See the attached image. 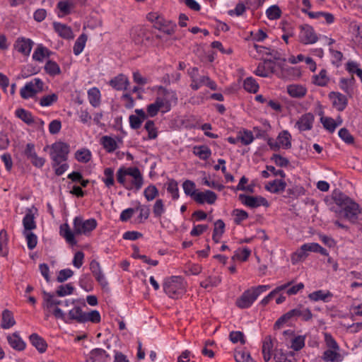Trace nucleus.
Returning a JSON list of instances; mask_svg holds the SVG:
<instances>
[{
	"mask_svg": "<svg viewBox=\"0 0 362 362\" xmlns=\"http://www.w3.org/2000/svg\"><path fill=\"white\" fill-rule=\"evenodd\" d=\"M117 180L128 190H139L144 185V177L136 167H120L117 171Z\"/></svg>",
	"mask_w": 362,
	"mask_h": 362,
	"instance_id": "nucleus-1",
	"label": "nucleus"
},
{
	"mask_svg": "<svg viewBox=\"0 0 362 362\" xmlns=\"http://www.w3.org/2000/svg\"><path fill=\"white\" fill-rule=\"evenodd\" d=\"M332 198L334 203L341 208L339 213H344L346 218L351 221L358 219V215L361 212L360 207L352 199L339 189L332 192Z\"/></svg>",
	"mask_w": 362,
	"mask_h": 362,
	"instance_id": "nucleus-2",
	"label": "nucleus"
},
{
	"mask_svg": "<svg viewBox=\"0 0 362 362\" xmlns=\"http://www.w3.org/2000/svg\"><path fill=\"white\" fill-rule=\"evenodd\" d=\"M44 151H49V154L52 162L58 165L60 160H67L70 151V146L65 142L57 141L51 145H47L44 148Z\"/></svg>",
	"mask_w": 362,
	"mask_h": 362,
	"instance_id": "nucleus-3",
	"label": "nucleus"
},
{
	"mask_svg": "<svg viewBox=\"0 0 362 362\" xmlns=\"http://www.w3.org/2000/svg\"><path fill=\"white\" fill-rule=\"evenodd\" d=\"M154 102L162 113H166L171 110L172 105L177 104V98L174 91L162 89L158 92Z\"/></svg>",
	"mask_w": 362,
	"mask_h": 362,
	"instance_id": "nucleus-4",
	"label": "nucleus"
},
{
	"mask_svg": "<svg viewBox=\"0 0 362 362\" xmlns=\"http://www.w3.org/2000/svg\"><path fill=\"white\" fill-rule=\"evenodd\" d=\"M165 293L172 298H178L185 291L184 281L181 277L173 276L163 284Z\"/></svg>",
	"mask_w": 362,
	"mask_h": 362,
	"instance_id": "nucleus-5",
	"label": "nucleus"
},
{
	"mask_svg": "<svg viewBox=\"0 0 362 362\" xmlns=\"http://www.w3.org/2000/svg\"><path fill=\"white\" fill-rule=\"evenodd\" d=\"M74 230L76 235H88L97 227V221L95 218L84 220L81 216H76L73 221Z\"/></svg>",
	"mask_w": 362,
	"mask_h": 362,
	"instance_id": "nucleus-6",
	"label": "nucleus"
},
{
	"mask_svg": "<svg viewBox=\"0 0 362 362\" xmlns=\"http://www.w3.org/2000/svg\"><path fill=\"white\" fill-rule=\"evenodd\" d=\"M83 311L78 306H74L69 311L68 316L59 308H56L53 311V315L57 319H60L66 323H69L71 320H76L82 323Z\"/></svg>",
	"mask_w": 362,
	"mask_h": 362,
	"instance_id": "nucleus-7",
	"label": "nucleus"
},
{
	"mask_svg": "<svg viewBox=\"0 0 362 362\" xmlns=\"http://www.w3.org/2000/svg\"><path fill=\"white\" fill-rule=\"evenodd\" d=\"M43 81L38 78H35L26 83L21 89L20 94L23 99H28L35 96L43 90Z\"/></svg>",
	"mask_w": 362,
	"mask_h": 362,
	"instance_id": "nucleus-8",
	"label": "nucleus"
},
{
	"mask_svg": "<svg viewBox=\"0 0 362 362\" xmlns=\"http://www.w3.org/2000/svg\"><path fill=\"white\" fill-rule=\"evenodd\" d=\"M238 199L245 206L254 209L260 206L265 207L269 206V202L266 198L262 196H250L245 194H240L238 196Z\"/></svg>",
	"mask_w": 362,
	"mask_h": 362,
	"instance_id": "nucleus-9",
	"label": "nucleus"
},
{
	"mask_svg": "<svg viewBox=\"0 0 362 362\" xmlns=\"http://www.w3.org/2000/svg\"><path fill=\"white\" fill-rule=\"evenodd\" d=\"M300 41L305 45L314 44L318 40L317 34L315 33L313 28L308 24L301 25L300 26Z\"/></svg>",
	"mask_w": 362,
	"mask_h": 362,
	"instance_id": "nucleus-10",
	"label": "nucleus"
},
{
	"mask_svg": "<svg viewBox=\"0 0 362 362\" xmlns=\"http://www.w3.org/2000/svg\"><path fill=\"white\" fill-rule=\"evenodd\" d=\"M257 298V294L254 293L253 290L250 288L243 292L240 297L236 300L235 304L241 309L248 308Z\"/></svg>",
	"mask_w": 362,
	"mask_h": 362,
	"instance_id": "nucleus-11",
	"label": "nucleus"
},
{
	"mask_svg": "<svg viewBox=\"0 0 362 362\" xmlns=\"http://www.w3.org/2000/svg\"><path fill=\"white\" fill-rule=\"evenodd\" d=\"M328 97L332 100V106L339 112L344 111L348 105L347 97L339 92L332 91Z\"/></svg>",
	"mask_w": 362,
	"mask_h": 362,
	"instance_id": "nucleus-12",
	"label": "nucleus"
},
{
	"mask_svg": "<svg viewBox=\"0 0 362 362\" xmlns=\"http://www.w3.org/2000/svg\"><path fill=\"white\" fill-rule=\"evenodd\" d=\"M33 42L28 38L23 37H18L13 45L14 49L25 56L30 54Z\"/></svg>",
	"mask_w": 362,
	"mask_h": 362,
	"instance_id": "nucleus-13",
	"label": "nucleus"
},
{
	"mask_svg": "<svg viewBox=\"0 0 362 362\" xmlns=\"http://www.w3.org/2000/svg\"><path fill=\"white\" fill-rule=\"evenodd\" d=\"M100 144L107 153H112L119 148V143H122L118 136H103L100 141Z\"/></svg>",
	"mask_w": 362,
	"mask_h": 362,
	"instance_id": "nucleus-14",
	"label": "nucleus"
},
{
	"mask_svg": "<svg viewBox=\"0 0 362 362\" xmlns=\"http://www.w3.org/2000/svg\"><path fill=\"white\" fill-rule=\"evenodd\" d=\"M37 211V209L34 206L26 209L25 215L23 218V231H31L36 228L35 214Z\"/></svg>",
	"mask_w": 362,
	"mask_h": 362,
	"instance_id": "nucleus-15",
	"label": "nucleus"
},
{
	"mask_svg": "<svg viewBox=\"0 0 362 362\" xmlns=\"http://www.w3.org/2000/svg\"><path fill=\"white\" fill-rule=\"evenodd\" d=\"M314 115L310 113H305L303 115L296 123V127L300 131H308L313 128L314 122Z\"/></svg>",
	"mask_w": 362,
	"mask_h": 362,
	"instance_id": "nucleus-16",
	"label": "nucleus"
},
{
	"mask_svg": "<svg viewBox=\"0 0 362 362\" xmlns=\"http://www.w3.org/2000/svg\"><path fill=\"white\" fill-rule=\"evenodd\" d=\"M216 198V195L214 192L206 190L204 192H198L194 196V201L200 204L204 203L212 204L215 202Z\"/></svg>",
	"mask_w": 362,
	"mask_h": 362,
	"instance_id": "nucleus-17",
	"label": "nucleus"
},
{
	"mask_svg": "<svg viewBox=\"0 0 362 362\" xmlns=\"http://www.w3.org/2000/svg\"><path fill=\"white\" fill-rule=\"evenodd\" d=\"M109 84L117 90L127 89L129 85L128 78L124 74H119L109 81Z\"/></svg>",
	"mask_w": 362,
	"mask_h": 362,
	"instance_id": "nucleus-18",
	"label": "nucleus"
},
{
	"mask_svg": "<svg viewBox=\"0 0 362 362\" xmlns=\"http://www.w3.org/2000/svg\"><path fill=\"white\" fill-rule=\"evenodd\" d=\"M286 182L281 179L269 182L264 187L265 189L274 194H279L285 190Z\"/></svg>",
	"mask_w": 362,
	"mask_h": 362,
	"instance_id": "nucleus-19",
	"label": "nucleus"
},
{
	"mask_svg": "<svg viewBox=\"0 0 362 362\" xmlns=\"http://www.w3.org/2000/svg\"><path fill=\"white\" fill-rule=\"evenodd\" d=\"M107 357L108 355L104 349L98 348L90 352L86 362H106Z\"/></svg>",
	"mask_w": 362,
	"mask_h": 362,
	"instance_id": "nucleus-20",
	"label": "nucleus"
},
{
	"mask_svg": "<svg viewBox=\"0 0 362 362\" xmlns=\"http://www.w3.org/2000/svg\"><path fill=\"white\" fill-rule=\"evenodd\" d=\"M54 296L52 293L43 291V302H42V308L45 310H46V317H49V314L52 313L53 314L54 310L56 308L54 307Z\"/></svg>",
	"mask_w": 362,
	"mask_h": 362,
	"instance_id": "nucleus-21",
	"label": "nucleus"
},
{
	"mask_svg": "<svg viewBox=\"0 0 362 362\" xmlns=\"http://www.w3.org/2000/svg\"><path fill=\"white\" fill-rule=\"evenodd\" d=\"M88 100L90 104L94 107H98L101 103V93L100 90L96 87L90 88L88 92Z\"/></svg>",
	"mask_w": 362,
	"mask_h": 362,
	"instance_id": "nucleus-22",
	"label": "nucleus"
},
{
	"mask_svg": "<svg viewBox=\"0 0 362 362\" xmlns=\"http://www.w3.org/2000/svg\"><path fill=\"white\" fill-rule=\"evenodd\" d=\"M78 285L86 292H90L94 288V282L89 274H83L80 276Z\"/></svg>",
	"mask_w": 362,
	"mask_h": 362,
	"instance_id": "nucleus-23",
	"label": "nucleus"
},
{
	"mask_svg": "<svg viewBox=\"0 0 362 362\" xmlns=\"http://www.w3.org/2000/svg\"><path fill=\"white\" fill-rule=\"evenodd\" d=\"M9 345L14 349L22 351L25 348V343L16 333L7 337Z\"/></svg>",
	"mask_w": 362,
	"mask_h": 362,
	"instance_id": "nucleus-24",
	"label": "nucleus"
},
{
	"mask_svg": "<svg viewBox=\"0 0 362 362\" xmlns=\"http://www.w3.org/2000/svg\"><path fill=\"white\" fill-rule=\"evenodd\" d=\"M16 324V320L13 317V313L6 309L2 312V318L1 327L3 329H7L12 327Z\"/></svg>",
	"mask_w": 362,
	"mask_h": 362,
	"instance_id": "nucleus-25",
	"label": "nucleus"
},
{
	"mask_svg": "<svg viewBox=\"0 0 362 362\" xmlns=\"http://www.w3.org/2000/svg\"><path fill=\"white\" fill-rule=\"evenodd\" d=\"M54 28L59 35L63 38L71 39L74 37L71 28L64 24L54 23Z\"/></svg>",
	"mask_w": 362,
	"mask_h": 362,
	"instance_id": "nucleus-26",
	"label": "nucleus"
},
{
	"mask_svg": "<svg viewBox=\"0 0 362 362\" xmlns=\"http://www.w3.org/2000/svg\"><path fill=\"white\" fill-rule=\"evenodd\" d=\"M233 357L236 362H256L250 356L248 351L243 349H235Z\"/></svg>",
	"mask_w": 362,
	"mask_h": 362,
	"instance_id": "nucleus-27",
	"label": "nucleus"
},
{
	"mask_svg": "<svg viewBox=\"0 0 362 362\" xmlns=\"http://www.w3.org/2000/svg\"><path fill=\"white\" fill-rule=\"evenodd\" d=\"M30 341L40 353H44L47 344L46 341L37 334H32L30 337Z\"/></svg>",
	"mask_w": 362,
	"mask_h": 362,
	"instance_id": "nucleus-28",
	"label": "nucleus"
},
{
	"mask_svg": "<svg viewBox=\"0 0 362 362\" xmlns=\"http://www.w3.org/2000/svg\"><path fill=\"white\" fill-rule=\"evenodd\" d=\"M59 11V16H66L70 14L74 9V4L69 0L60 1L57 5Z\"/></svg>",
	"mask_w": 362,
	"mask_h": 362,
	"instance_id": "nucleus-29",
	"label": "nucleus"
},
{
	"mask_svg": "<svg viewBox=\"0 0 362 362\" xmlns=\"http://www.w3.org/2000/svg\"><path fill=\"white\" fill-rule=\"evenodd\" d=\"M338 350L327 349L324 351L322 359L325 362H339L343 360L342 356L337 352Z\"/></svg>",
	"mask_w": 362,
	"mask_h": 362,
	"instance_id": "nucleus-30",
	"label": "nucleus"
},
{
	"mask_svg": "<svg viewBox=\"0 0 362 362\" xmlns=\"http://www.w3.org/2000/svg\"><path fill=\"white\" fill-rule=\"evenodd\" d=\"M287 92L293 98H300L305 95L307 90L300 85H289L287 87Z\"/></svg>",
	"mask_w": 362,
	"mask_h": 362,
	"instance_id": "nucleus-31",
	"label": "nucleus"
},
{
	"mask_svg": "<svg viewBox=\"0 0 362 362\" xmlns=\"http://www.w3.org/2000/svg\"><path fill=\"white\" fill-rule=\"evenodd\" d=\"M74 157L77 161L82 163H87L91 160L92 153L89 149L82 148L75 152Z\"/></svg>",
	"mask_w": 362,
	"mask_h": 362,
	"instance_id": "nucleus-32",
	"label": "nucleus"
},
{
	"mask_svg": "<svg viewBox=\"0 0 362 362\" xmlns=\"http://www.w3.org/2000/svg\"><path fill=\"white\" fill-rule=\"evenodd\" d=\"M278 142L284 149L291 148V135L287 130L281 131L277 137Z\"/></svg>",
	"mask_w": 362,
	"mask_h": 362,
	"instance_id": "nucleus-33",
	"label": "nucleus"
},
{
	"mask_svg": "<svg viewBox=\"0 0 362 362\" xmlns=\"http://www.w3.org/2000/svg\"><path fill=\"white\" fill-rule=\"evenodd\" d=\"M225 223L222 220H218L214 223V228L212 238L214 242L218 243L225 230Z\"/></svg>",
	"mask_w": 362,
	"mask_h": 362,
	"instance_id": "nucleus-34",
	"label": "nucleus"
},
{
	"mask_svg": "<svg viewBox=\"0 0 362 362\" xmlns=\"http://www.w3.org/2000/svg\"><path fill=\"white\" fill-rule=\"evenodd\" d=\"M49 50L42 45H38L33 54V59L35 61L42 62L45 57H49Z\"/></svg>",
	"mask_w": 362,
	"mask_h": 362,
	"instance_id": "nucleus-35",
	"label": "nucleus"
},
{
	"mask_svg": "<svg viewBox=\"0 0 362 362\" xmlns=\"http://www.w3.org/2000/svg\"><path fill=\"white\" fill-rule=\"evenodd\" d=\"M251 254V250L247 247H244L243 250L238 249L235 252V254L231 257V262H235L236 260L240 262H245Z\"/></svg>",
	"mask_w": 362,
	"mask_h": 362,
	"instance_id": "nucleus-36",
	"label": "nucleus"
},
{
	"mask_svg": "<svg viewBox=\"0 0 362 362\" xmlns=\"http://www.w3.org/2000/svg\"><path fill=\"white\" fill-rule=\"evenodd\" d=\"M193 153L198 156L200 159H202V160H206L208 159L211 154V150L209 149V148L206 146H195L194 148H193V151H192Z\"/></svg>",
	"mask_w": 362,
	"mask_h": 362,
	"instance_id": "nucleus-37",
	"label": "nucleus"
},
{
	"mask_svg": "<svg viewBox=\"0 0 362 362\" xmlns=\"http://www.w3.org/2000/svg\"><path fill=\"white\" fill-rule=\"evenodd\" d=\"M243 88L249 93H256L259 90V84L253 77L249 76L244 80Z\"/></svg>",
	"mask_w": 362,
	"mask_h": 362,
	"instance_id": "nucleus-38",
	"label": "nucleus"
},
{
	"mask_svg": "<svg viewBox=\"0 0 362 362\" xmlns=\"http://www.w3.org/2000/svg\"><path fill=\"white\" fill-rule=\"evenodd\" d=\"M102 181L105 183L107 187H110L114 185V170L112 168H105Z\"/></svg>",
	"mask_w": 362,
	"mask_h": 362,
	"instance_id": "nucleus-39",
	"label": "nucleus"
},
{
	"mask_svg": "<svg viewBox=\"0 0 362 362\" xmlns=\"http://www.w3.org/2000/svg\"><path fill=\"white\" fill-rule=\"evenodd\" d=\"M86 41H87V36L85 34H81L77 38V40H76V42L74 43V48H73V52L75 55H78L83 52V50L85 47Z\"/></svg>",
	"mask_w": 362,
	"mask_h": 362,
	"instance_id": "nucleus-40",
	"label": "nucleus"
},
{
	"mask_svg": "<svg viewBox=\"0 0 362 362\" xmlns=\"http://www.w3.org/2000/svg\"><path fill=\"white\" fill-rule=\"evenodd\" d=\"M16 115L27 124L30 125L34 123V118L32 114L24 109L16 110Z\"/></svg>",
	"mask_w": 362,
	"mask_h": 362,
	"instance_id": "nucleus-41",
	"label": "nucleus"
},
{
	"mask_svg": "<svg viewBox=\"0 0 362 362\" xmlns=\"http://www.w3.org/2000/svg\"><path fill=\"white\" fill-rule=\"evenodd\" d=\"M329 79L327 76L326 69H322L318 75H315L313 76V83L319 86H326L329 82Z\"/></svg>",
	"mask_w": 362,
	"mask_h": 362,
	"instance_id": "nucleus-42",
	"label": "nucleus"
},
{
	"mask_svg": "<svg viewBox=\"0 0 362 362\" xmlns=\"http://www.w3.org/2000/svg\"><path fill=\"white\" fill-rule=\"evenodd\" d=\"M144 129L148 132L147 139L152 140L156 139L158 137V129L156 128L153 121H146L144 125Z\"/></svg>",
	"mask_w": 362,
	"mask_h": 362,
	"instance_id": "nucleus-43",
	"label": "nucleus"
},
{
	"mask_svg": "<svg viewBox=\"0 0 362 362\" xmlns=\"http://www.w3.org/2000/svg\"><path fill=\"white\" fill-rule=\"evenodd\" d=\"M101 320L100 314L98 310H92L89 313H83L82 323L91 322L93 323H98Z\"/></svg>",
	"mask_w": 362,
	"mask_h": 362,
	"instance_id": "nucleus-44",
	"label": "nucleus"
},
{
	"mask_svg": "<svg viewBox=\"0 0 362 362\" xmlns=\"http://www.w3.org/2000/svg\"><path fill=\"white\" fill-rule=\"evenodd\" d=\"M332 296V294L329 291L325 293L322 290L314 291L308 295V298L312 300L317 301L321 300L324 302H327L328 300L327 298Z\"/></svg>",
	"mask_w": 362,
	"mask_h": 362,
	"instance_id": "nucleus-45",
	"label": "nucleus"
},
{
	"mask_svg": "<svg viewBox=\"0 0 362 362\" xmlns=\"http://www.w3.org/2000/svg\"><path fill=\"white\" fill-rule=\"evenodd\" d=\"M45 70L50 76H56L60 74L59 66L54 61L48 60L45 65Z\"/></svg>",
	"mask_w": 362,
	"mask_h": 362,
	"instance_id": "nucleus-46",
	"label": "nucleus"
},
{
	"mask_svg": "<svg viewBox=\"0 0 362 362\" xmlns=\"http://www.w3.org/2000/svg\"><path fill=\"white\" fill-rule=\"evenodd\" d=\"M58 100V95L52 93L42 96L40 100L39 104L42 107H49Z\"/></svg>",
	"mask_w": 362,
	"mask_h": 362,
	"instance_id": "nucleus-47",
	"label": "nucleus"
},
{
	"mask_svg": "<svg viewBox=\"0 0 362 362\" xmlns=\"http://www.w3.org/2000/svg\"><path fill=\"white\" fill-rule=\"evenodd\" d=\"M182 188L185 194L190 196L194 200V196L197 193L194 182L189 180H185L182 184Z\"/></svg>",
	"mask_w": 362,
	"mask_h": 362,
	"instance_id": "nucleus-48",
	"label": "nucleus"
},
{
	"mask_svg": "<svg viewBox=\"0 0 362 362\" xmlns=\"http://www.w3.org/2000/svg\"><path fill=\"white\" fill-rule=\"evenodd\" d=\"M231 216L234 217V223L237 225L248 218V213L243 209H234L231 212Z\"/></svg>",
	"mask_w": 362,
	"mask_h": 362,
	"instance_id": "nucleus-49",
	"label": "nucleus"
},
{
	"mask_svg": "<svg viewBox=\"0 0 362 362\" xmlns=\"http://www.w3.org/2000/svg\"><path fill=\"white\" fill-rule=\"evenodd\" d=\"M229 339L233 343L236 344L240 342L242 345L246 343V339L243 332L240 331H232L229 333Z\"/></svg>",
	"mask_w": 362,
	"mask_h": 362,
	"instance_id": "nucleus-50",
	"label": "nucleus"
},
{
	"mask_svg": "<svg viewBox=\"0 0 362 362\" xmlns=\"http://www.w3.org/2000/svg\"><path fill=\"white\" fill-rule=\"evenodd\" d=\"M320 122H322L324 128L331 133L334 132L338 126V124L332 117H322L320 118Z\"/></svg>",
	"mask_w": 362,
	"mask_h": 362,
	"instance_id": "nucleus-51",
	"label": "nucleus"
},
{
	"mask_svg": "<svg viewBox=\"0 0 362 362\" xmlns=\"http://www.w3.org/2000/svg\"><path fill=\"white\" fill-rule=\"evenodd\" d=\"M281 10L277 5H272L266 11V15L269 20L279 19L281 16Z\"/></svg>",
	"mask_w": 362,
	"mask_h": 362,
	"instance_id": "nucleus-52",
	"label": "nucleus"
},
{
	"mask_svg": "<svg viewBox=\"0 0 362 362\" xmlns=\"http://www.w3.org/2000/svg\"><path fill=\"white\" fill-rule=\"evenodd\" d=\"M135 209L136 211H139V215L138 216L139 223H143L144 221L148 219L150 214V209L148 206L141 205L140 202H139L138 206Z\"/></svg>",
	"mask_w": 362,
	"mask_h": 362,
	"instance_id": "nucleus-53",
	"label": "nucleus"
},
{
	"mask_svg": "<svg viewBox=\"0 0 362 362\" xmlns=\"http://www.w3.org/2000/svg\"><path fill=\"white\" fill-rule=\"evenodd\" d=\"M165 212L164 202L162 199H158L156 201L153 206V213L156 218H160Z\"/></svg>",
	"mask_w": 362,
	"mask_h": 362,
	"instance_id": "nucleus-54",
	"label": "nucleus"
},
{
	"mask_svg": "<svg viewBox=\"0 0 362 362\" xmlns=\"http://www.w3.org/2000/svg\"><path fill=\"white\" fill-rule=\"evenodd\" d=\"M167 191L173 199L179 198L178 184L175 180H170L167 184Z\"/></svg>",
	"mask_w": 362,
	"mask_h": 362,
	"instance_id": "nucleus-55",
	"label": "nucleus"
},
{
	"mask_svg": "<svg viewBox=\"0 0 362 362\" xmlns=\"http://www.w3.org/2000/svg\"><path fill=\"white\" fill-rule=\"evenodd\" d=\"M29 250H33L37 243V237L31 231H23Z\"/></svg>",
	"mask_w": 362,
	"mask_h": 362,
	"instance_id": "nucleus-56",
	"label": "nucleus"
},
{
	"mask_svg": "<svg viewBox=\"0 0 362 362\" xmlns=\"http://www.w3.org/2000/svg\"><path fill=\"white\" fill-rule=\"evenodd\" d=\"M144 195L148 202L153 200L158 195V190L153 185H148L144 191Z\"/></svg>",
	"mask_w": 362,
	"mask_h": 362,
	"instance_id": "nucleus-57",
	"label": "nucleus"
},
{
	"mask_svg": "<svg viewBox=\"0 0 362 362\" xmlns=\"http://www.w3.org/2000/svg\"><path fill=\"white\" fill-rule=\"evenodd\" d=\"M52 167L54 170L55 174L59 176L63 175L68 170L69 166L66 160H60L58 165H56L54 162H52Z\"/></svg>",
	"mask_w": 362,
	"mask_h": 362,
	"instance_id": "nucleus-58",
	"label": "nucleus"
},
{
	"mask_svg": "<svg viewBox=\"0 0 362 362\" xmlns=\"http://www.w3.org/2000/svg\"><path fill=\"white\" fill-rule=\"evenodd\" d=\"M339 136L347 144H353L354 143V137L350 134L349 131L344 127L339 129L338 132Z\"/></svg>",
	"mask_w": 362,
	"mask_h": 362,
	"instance_id": "nucleus-59",
	"label": "nucleus"
},
{
	"mask_svg": "<svg viewBox=\"0 0 362 362\" xmlns=\"http://www.w3.org/2000/svg\"><path fill=\"white\" fill-rule=\"evenodd\" d=\"M177 25L174 22L164 21L160 25V30L168 35H173L176 30Z\"/></svg>",
	"mask_w": 362,
	"mask_h": 362,
	"instance_id": "nucleus-60",
	"label": "nucleus"
},
{
	"mask_svg": "<svg viewBox=\"0 0 362 362\" xmlns=\"http://www.w3.org/2000/svg\"><path fill=\"white\" fill-rule=\"evenodd\" d=\"M305 336L298 335L294 337L291 341V349L294 351H300L305 346Z\"/></svg>",
	"mask_w": 362,
	"mask_h": 362,
	"instance_id": "nucleus-61",
	"label": "nucleus"
},
{
	"mask_svg": "<svg viewBox=\"0 0 362 362\" xmlns=\"http://www.w3.org/2000/svg\"><path fill=\"white\" fill-rule=\"evenodd\" d=\"M74 290V286L71 284L61 285L57 288L56 291L59 296H66L73 293Z\"/></svg>",
	"mask_w": 362,
	"mask_h": 362,
	"instance_id": "nucleus-62",
	"label": "nucleus"
},
{
	"mask_svg": "<svg viewBox=\"0 0 362 362\" xmlns=\"http://www.w3.org/2000/svg\"><path fill=\"white\" fill-rule=\"evenodd\" d=\"M252 132L250 130H244L243 134L238 136V140H240L243 145H249L254 140Z\"/></svg>",
	"mask_w": 362,
	"mask_h": 362,
	"instance_id": "nucleus-63",
	"label": "nucleus"
},
{
	"mask_svg": "<svg viewBox=\"0 0 362 362\" xmlns=\"http://www.w3.org/2000/svg\"><path fill=\"white\" fill-rule=\"evenodd\" d=\"M271 160L274 161L277 166L281 168H286L289 165V160L279 154H273L271 157Z\"/></svg>",
	"mask_w": 362,
	"mask_h": 362,
	"instance_id": "nucleus-64",
	"label": "nucleus"
}]
</instances>
